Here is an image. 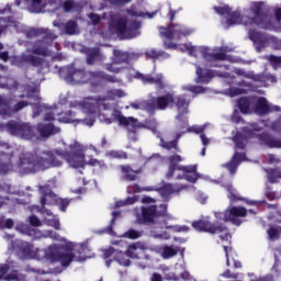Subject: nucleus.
Returning <instances> with one entry per match:
<instances>
[{
	"label": "nucleus",
	"mask_w": 281,
	"mask_h": 281,
	"mask_svg": "<svg viewBox=\"0 0 281 281\" xmlns=\"http://www.w3.org/2000/svg\"><path fill=\"white\" fill-rule=\"evenodd\" d=\"M65 157L66 150L63 149L22 151L18 156L16 170L20 175H36L41 170L60 168Z\"/></svg>",
	"instance_id": "nucleus-1"
},
{
	"label": "nucleus",
	"mask_w": 281,
	"mask_h": 281,
	"mask_svg": "<svg viewBox=\"0 0 281 281\" xmlns=\"http://www.w3.org/2000/svg\"><path fill=\"white\" fill-rule=\"evenodd\" d=\"M61 243H66L64 245L53 244L49 245L46 249H44V258L52 263L60 262L61 267H69L71 262L77 261L81 262L82 256L85 251H87V245H81L78 249L74 250V244L71 241H67L65 237ZM79 256H76V255Z\"/></svg>",
	"instance_id": "nucleus-2"
},
{
	"label": "nucleus",
	"mask_w": 281,
	"mask_h": 281,
	"mask_svg": "<svg viewBox=\"0 0 281 281\" xmlns=\"http://www.w3.org/2000/svg\"><path fill=\"white\" fill-rule=\"evenodd\" d=\"M249 14L250 16H246V21L244 22L245 27L256 25L261 30H276L271 9L263 1L250 2Z\"/></svg>",
	"instance_id": "nucleus-3"
},
{
	"label": "nucleus",
	"mask_w": 281,
	"mask_h": 281,
	"mask_svg": "<svg viewBox=\"0 0 281 281\" xmlns=\"http://www.w3.org/2000/svg\"><path fill=\"white\" fill-rule=\"evenodd\" d=\"M169 16L170 23L175 21V16H177V11L172 10L169 4V12L167 14ZM160 38H165L164 47L165 49H177V44L168 41H181L186 36H190L194 31L189 29L182 24H170L169 26H159Z\"/></svg>",
	"instance_id": "nucleus-4"
},
{
	"label": "nucleus",
	"mask_w": 281,
	"mask_h": 281,
	"mask_svg": "<svg viewBox=\"0 0 281 281\" xmlns=\"http://www.w3.org/2000/svg\"><path fill=\"white\" fill-rule=\"evenodd\" d=\"M169 169L166 173V179H172L175 172L178 170L176 179L181 180L186 179L189 183H196L199 181V172H196V165L189 166H179L183 161V158L180 155H172L168 158Z\"/></svg>",
	"instance_id": "nucleus-5"
},
{
	"label": "nucleus",
	"mask_w": 281,
	"mask_h": 281,
	"mask_svg": "<svg viewBox=\"0 0 281 281\" xmlns=\"http://www.w3.org/2000/svg\"><path fill=\"white\" fill-rule=\"evenodd\" d=\"M0 131H7L9 135L25 139L26 142H38L36 126L23 121H10L7 124L0 123Z\"/></svg>",
	"instance_id": "nucleus-6"
},
{
	"label": "nucleus",
	"mask_w": 281,
	"mask_h": 281,
	"mask_svg": "<svg viewBox=\"0 0 281 281\" xmlns=\"http://www.w3.org/2000/svg\"><path fill=\"white\" fill-rule=\"evenodd\" d=\"M26 91V98L29 100H34L35 103H33V117H38L41 113H45L44 121L45 122H52L56 120V109L47 108L45 103L41 102V90L38 87H31L27 86L25 88Z\"/></svg>",
	"instance_id": "nucleus-7"
},
{
	"label": "nucleus",
	"mask_w": 281,
	"mask_h": 281,
	"mask_svg": "<svg viewBox=\"0 0 281 281\" xmlns=\"http://www.w3.org/2000/svg\"><path fill=\"white\" fill-rule=\"evenodd\" d=\"M161 218L172 220L173 217L168 214V204L150 205L142 209V213L137 215V223L139 225H144L145 223H149L150 225H155L159 223Z\"/></svg>",
	"instance_id": "nucleus-8"
},
{
	"label": "nucleus",
	"mask_w": 281,
	"mask_h": 281,
	"mask_svg": "<svg viewBox=\"0 0 281 281\" xmlns=\"http://www.w3.org/2000/svg\"><path fill=\"white\" fill-rule=\"evenodd\" d=\"M112 25L114 26L116 34L123 38L131 40L139 36L140 34L139 29L142 27V24L136 21L128 22L126 18H115L112 15Z\"/></svg>",
	"instance_id": "nucleus-9"
},
{
	"label": "nucleus",
	"mask_w": 281,
	"mask_h": 281,
	"mask_svg": "<svg viewBox=\"0 0 281 281\" xmlns=\"http://www.w3.org/2000/svg\"><path fill=\"white\" fill-rule=\"evenodd\" d=\"M40 38L41 40H37L33 44L32 54H35L36 56H49V54H52L49 47L54 45V41L58 38V35L49 29L42 27Z\"/></svg>",
	"instance_id": "nucleus-10"
},
{
	"label": "nucleus",
	"mask_w": 281,
	"mask_h": 281,
	"mask_svg": "<svg viewBox=\"0 0 281 281\" xmlns=\"http://www.w3.org/2000/svg\"><path fill=\"white\" fill-rule=\"evenodd\" d=\"M38 193L41 194V205L43 206L58 205L61 212H67V207H69V203H71L69 199L58 198L49 184L38 186Z\"/></svg>",
	"instance_id": "nucleus-11"
},
{
	"label": "nucleus",
	"mask_w": 281,
	"mask_h": 281,
	"mask_svg": "<svg viewBox=\"0 0 281 281\" xmlns=\"http://www.w3.org/2000/svg\"><path fill=\"white\" fill-rule=\"evenodd\" d=\"M158 98H165L167 100L165 102L164 111L170 106L177 108L178 115L176 116V120H181L183 115H188V113H190V99H188L186 94L175 97V92H167L162 95H158Z\"/></svg>",
	"instance_id": "nucleus-12"
},
{
	"label": "nucleus",
	"mask_w": 281,
	"mask_h": 281,
	"mask_svg": "<svg viewBox=\"0 0 281 281\" xmlns=\"http://www.w3.org/2000/svg\"><path fill=\"white\" fill-rule=\"evenodd\" d=\"M68 148L69 151H66L65 161L70 168H85V166H88L82 144L75 140Z\"/></svg>",
	"instance_id": "nucleus-13"
},
{
	"label": "nucleus",
	"mask_w": 281,
	"mask_h": 281,
	"mask_svg": "<svg viewBox=\"0 0 281 281\" xmlns=\"http://www.w3.org/2000/svg\"><path fill=\"white\" fill-rule=\"evenodd\" d=\"M216 221H222L223 223H232L233 225L240 226L243 221L247 216V209L245 206H231L225 211H217L214 213Z\"/></svg>",
	"instance_id": "nucleus-14"
},
{
	"label": "nucleus",
	"mask_w": 281,
	"mask_h": 281,
	"mask_svg": "<svg viewBox=\"0 0 281 281\" xmlns=\"http://www.w3.org/2000/svg\"><path fill=\"white\" fill-rule=\"evenodd\" d=\"M60 78H64L68 85H87L89 70L85 68L66 67L59 70Z\"/></svg>",
	"instance_id": "nucleus-15"
},
{
	"label": "nucleus",
	"mask_w": 281,
	"mask_h": 281,
	"mask_svg": "<svg viewBox=\"0 0 281 281\" xmlns=\"http://www.w3.org/2000/svg\"><path fill=\"white\" fill-rule=\"evenodd\" d=\"M113 115L119 122V125L126 128L128 139L135 142L137 139V131H139V128H144V123L133 116H124L119 111H115Z\"/></svg>",
	"instance_id": "nucleus-16"
},
{
	"label": "nucleus",
	"mask_w": 281,
	"mask_h": 281,
	"mask_svg": "<svg viewBox=\"0 0 281 281\" xmlns=\"http://www.w3.org/2000/svg\"><path fill=\"white\" fill-rule=\"evenodd\" d=\"M16 232H20V234H25L26 236H31L33 240H42V238H52V240H65V238H60V235L58 233H55L54 231H41L38 228H34L27 224H19L15 227Z\"/></svg>",
	"instance_id": "nucleus-17"
},
{
	"label": "nucleus",
	"mask_w": 281,
	"mask_h": 281,
	"mask_svg": "<svg viewBox=\"0 0 281 281\" xmlns=\"http://www.w3.org/2000/svg\"><path fill=\"white\" fill-rule=\"evenodd\" d=\"M166 101L165 97H154L149 100L133 102L130 106L135 111H146L150 115H155V111H164L166 109Z\"/></svg>",
	"instance_id": "nucleus-18"
},
{
	"label": "nucleus",
	"mask_w": 281,
	"mask_h": 281,
	"mask_svg": "<svg viewBox=\"0 0 281 281\" xmlns=\"http://www.w3.org/2000/svg\"><path fill=\"white\" fill-rule=\"evenodd\" d=\"M105 100L106 99L102 97H89L86 98L83 101L79 102L78 106L86 113H89L90 115H95V113H100L101 109H103V111H109V109H111V105L104 103Z\"/></svg>",
	"instance_id": "nucleus-19"
},
{
	"label": "nucleus",
	"mask_w": 281,
	"mask_h": 281,
	"mask_svg": "<svg viewBox=\"0 0 281 281\" xmlns=\"http://www.w3.org/2000/svg\"><path fill=\"white\" fill-rule=\"evenodd\" d=\"M26 106H30L27 101H19L12 106V99H8L0 94V115L1 117H12L15 113L23 111Z\"/></svg>",
	"instance_id": "nucleus-20"
},
{
	"label": "nucleus",
	"mask_w": 281,
	"mask_h": 281,
	"mask_svg": "<svg viewBox=\"0 0 281 281\" xmlns=\"http://www.w3.org/2000/svg\"><path fill=\"white\" fill-rule=\"evenodd\" d=\"M280 105H273L269 103L265 97H255L254 113L256 115H269V113H280Z\"/></svg>",
	"instance_id": "nucleus-21"
},
{
	"label": "nucleus",
	"mask_w": 281,
	"mask_h": 281,
	"mask_svg": "<svg viewBox=\"0 0 281 281\" xmlns=\"http://www.w3.org/2000/svg\"><path fill=\"white\" fill-rule=\"evenodd\" d=\"M192 227L196 229V232H206L207 234H223V232H227V226L223 224H214L207 220H198L192 222Z\"/></svg>",
	"instance_id": "nucleus-22"
},
{
	"label": "nucleus",
	"mask_w": 281,
	"mask_h": 281,
	"mask_svg": "<svg viewBox=\"0 0 281 281\" xmlns=\"http://www.w3.org/2000/svg\"><path fill=\"white\" fill-rule=\"evenodd\" d=\"M13 247L18 249L19 254H21L23 258H41V254H43V250L21 239H16Z\"/></svg>",
	"instance_id": "nucleus-23"
},
{
	"label": "nucleus",
	"mask_w": 281,
	"mask_h": 281,
	"mask_svg": "<svg viewBox=\"0 0 281 281\" xmlns=\"http://www.w3.org/2000/svg\"><path fill=\"white\" fill-rule=\"evenodd\" d=\"M136 78L142 80L144 85H155L159 91H164L168 87V82H166V77L164 74L144 75L142 72H136Z\"/></svg>",
	"instance_id": "nucleus-24"
},
{
	"label": "nucleus",
	"mask_w": 281,
	"mask_h": 281,
	"mask_svg": "<svg viewBox=\"0 0 281 281\" xmlns=\"http://www.w3.org/2000/svg\"><path fill=\"white\" fill-rule=\"evenodd\" d=\"M148 190H156L160 194L162 199L166 201H170V195L171 194H179L183 192V190H188V184H181V183H165L160 188H149Z\"/></svg>",
	"instance_id": "nucleus-25"
},
{
	"label": "nucleus",
	"mask_w": 281,
	"mask_h": 281,
	"mask_svg": "<svg viewBox=\"0 0 281 281\" xmlns=\"http://www.w3.org/2000/svg\"><path fill=\"white\" fill-rule=\"evenodd\" d=\"M248 38H250L255 45L257 52H262L265 47H269L271 35L263 34L256 30L248 31Z\"/></svg>",
	"instance_id": "nucleus-26"
},
{
	"label": "nucleus",
	"mask_w": 281,
	"mask_h": 281,
	"mask_svg": "<svg viewBox=\"0 0 281 281\" xmlns=\"http://www.w3.org/2000/svg\"><path fill=\"white\" fill-rule=\"evenodd\" d=\"M35 133L37 135V142H40L41 139H49L52 135H58L60 127H57L53 123H38L35 127Z\"/></svg>",
	"instance_id": "nucleus-27"
},
{
	"label": "nucleus",
	"mask_w": 281,
	"mask_h": 281,
	"mask_svg": "<svg viewBox=\"0 0 281 281\" xmlns=\"http://www.w3.org/2000/svg\"><path fill=\"white\" fill-rule=\"evenodd\" d=\"M58 122H61L63 124H83L85 126H93L95 124V119L89 117V119H76V114L74 112L69 111L66 113L58 114Z\"/></svg>",
	"instance_id": "nucleus-28"
},
{
	"label": "nucleus",
	"mask_w": 281,
	"mask_h": 281,
	"mask_svg": "<svg viewBox=\"0 0 281 281\" xmlns=\"http://www.w3.org/2000/svg\"><path fill=\"white\" fill-rule=\"evenodd\" d=\"M12 8L10 4H7L5 7H0V14H8V12H11ZM8 27H19V22H16L12 18H0V36L8 30Z\"/></svg>",
	"instance_id": "nucleus-29"
},
{
	"label": "nucleus",
	"mask_w": 281,
	"mask_h": 281,
	"mask_svg": "<svg viewBox=\"0 0 281 281\" xmlns=\"http://www.w3.org/2000/svg\"><path fill=\"white\" fill-rule=\"evenodd\" d=\"M257 139L262 146H267L268 148H281V138H278L270 133L263 132L258 134Z\"/></svg>",
	"instance_id": "nucleus-30"
},
{
	"label": "nucleus",
	"mask_w": 281,
	"mask_h": 281,
	"mask_svg": "<svg viewBox=\"0 0 281 281\" xmlns=\"http://www.w3.org/2000/svg\"><path fill=\"white\" fill-rule=\"evenodd\" d=\"M120 170L122 173L121 176L122 181H127V182L137 181L138 176L142 175V168L133 169L131 165H121Z\"/></svg>",
	"instance_id": "nucleus-31"
},
{
	"label": "nucleus",
	"mask_w": 281,
	"mask_h": 281,
	"mask_svg": "<svg viewBox=\"0 0 281 281\" xmlns=\"http://www.w3.org/2000/svg\"><path fill=\"white\" fill-rule=\"evenodd\" d=\"M239 111L245 114L254 113L255 104H256V97H244L237 101Z\"/></svg>",
	"instance_id": "nucleus-32"
},
{
	"label": "nucleus",
	"mask_w": 281,
	"mask_h": 281,
	"mask_svg": "<svg viewBox=\"0 0 281 281\" xmlns=\"http://www.w3.org/2000/svg\"><path fill=\"white\" fill-rule=\"evenodd\" d=\"M146 249H148V246H146V244L137 241L127 246L125 252L128 258H132L133 260H139V252L137 251H146Z\"/></svg>",
	"instance_id": "nucleus-33"
},
{
	"label": "nucleus",
	"mask_w": 281,
	"mask_h": 281,
	"mask_svg": "<svg viewBox=\"0 0 281 281\" xmlns=\"http://www.w3.org/2000/svg\"><path fill=\"white\" fill-rule=\"evenodd\" d=\"M54 27H58V30H64L66 34H69V36H74L76 34H80V29H78V23L74 20L68 21L65 23H53Z\"/></svg>",
	"instance_id": "nucleus-34"
},
{
	"label": "nucleus",
	"mask_w": 281,
	"mask_h": 281,
	"mask_svg": "<svg viewBox=\"0 0 281 281\" xmlns=\"http://www.w3.org/2000/svg\"><path fill=\"white\" fill-rule=\"evenodd\" d=\"M246 156L245 154L235 153L231 159V161L223 165L224 168L231 172V175H236V170H238V166L240 161H245Z\"/></svg>",
	"instance_id": "nucleus-35"
},
{
	"label": "nucleus",
	"mask_w": 281,
	"mask_h": 281,
	"mask_svg": "<svg viewBox=\"0 0 281 281\" xmlns=\"http://www.w3.org/2000/svg\"><path fill=\"white\" fill-rule=\"evenodd\" d=\"M103 82V71L102 70H89L87 85H90L92 89H97Z\"/></svg>",
	"instance_id": "nucleus-36"
},
{
	"label": "nucleus",
	"mask_w": 281,
	"mask_h": 281,
	"mask_svg": "<svg viewBox=\"0 0 281 281\" xmlns=\"http://www.w3.org/2000/svg\"><path fill=\"white\" fill-rule=\"evenodd\" d=\"M201 52H203V57L207 60H227V55L225 53L229 52L227 47H221L218 53H212L210 55L205 54L207 48L201 47Z\"/></svg>",
	"instance_id": "nucleus-37"
},
{
	"label": "nucleus",
	"mask_w": 281,
	"mask_h": 281,
	"mask_svg": "<svg viewBox=\"0 0 281 281\" xmlns=\"http://www.w3.org/2000/svg\"><path fill=\"white\" fill-rule=\"evenodd\" d=\"M252 80L255 82H261L263 87H269V85H273V82H276V77L267 72H261L258 75L254 74Z\"/></svg>",
	"instance_id": "nucleus-38"
},
{
	"label": "nucleus",
	"mask_w": 281,
	"mask_h": 281,
	"mask_svg": "<svg viewBox=\"0 0 281 281\" xmlns=\"http://www.w3.org/2000/svg\"><path fill=\"white\" fill-rule=\"evenodd\" d=\"M245 21H247V18H243L240 12H231L227 16L226 27H232V25H245Z\"/></svg>",
	"instance_id": "nucleus-39"
},
{
	"label": "nucleus",
	"mask_w": 281,
	"mask_h": 281,
	"mask_svg": "<svg viewBox=\"0 0 281 281\" xmlns=\"http://www.w3.org/2000/svg\"><path fill=\"white\" fill-rule=\"evenodd\" d=\"M0 170L1 172H10L12 170V154H0Z\"/></svg>",
	"instance_id": "nucleus-40"
},
{
	"label": "nucleus",
	"mask_w": 281,
	"mask_h": 281,
	"mask_svg": "<svg viewBox=\"0 0 281 281\" xmlns=\"http://www.w3.org/2000/svg\"><path fill=\"white\" fill-rule=\"evenodd\" d=\"M102 7L94 9L93 12L88 13L87 18L89 19L91 25H100L101 21H104L106 19V12H103L102 14L97 13L102 11Z\"/></svg>",
	"instance_id": "nucleus-41"
},
{
	"label": "nucleus",
	"mask_w": 281,
	"mask_h": 281,
	"mask_svg": "<svg viewBox=\"0 0 281 281\" xmlns=\"http://www.w3.org/2000/svg\"><path fill=\"white\" fill-rule=\"evenodd\" d=\"M196 76L198 78L195 79V82H204L207 83L212 78H214V72L212 70H205L203 72V69L201 67H196Z\"/></svg>",
	"instance_id": "nucleus-42"
},
{
	"label": "nucleus",
	"mask_w": 281,
	"mask_h": 281,
	"mask_svg": "<svg viewBox=\"0 0 281 281\" xmlns=\"http://www.w3.org/2000/svg\"><path fill=\"white\" fill-rule=\"evenodd\" d=\"M112 63L114 65H124V63L128 65L127 52L114 49L113 56H112Z\"/></svg>",
	"instance_id": "nucleus-43"
},
{
	"label": "nucleus",
	"mask_w": 281,
	"mask_h": 281,
	"mask_svg": "<svg viewBox=\"0 0 281 281\" xmlns=\"http://www.w3.org/2000/svg\"><path fill=\"white\" fill-rule=\"evenodd\" d=\"M86 54V63L87 65H95L98 58H100V49L99 48H87L85 50Z\"/></svg>",
	"instance_id": "nucleus-44"
},
{
	"label": "nucleus",
	"mask_w": 281,
	"mask_h": 281,
	"mask_svg": "<svg viewBox=\"0 0 281 281\" xmlns=\"http://www.w3.org/2000/svg\"><path fill=\"white\" fill-rule=\"evenodd\" d=\"M158 138H160V148H164L165 150H175L176 153H181L177 140H165L161 136Z\"/></svg>",
	"instance_id": "nucleus-45"
},
{
	"label": "nucleus",
	"mask_w": 281,
	"mask_h": 281,
	"mask_svg": "<svg viewBox=\"0 0 281 281\" xmlns=\"http://www.w3.org/2000/svg\"><path fill=\"white\" fill-rule=\"evenodd\" d=\"M223 188H225V190L228 192L229 201H232L233 203H236V201H243V198L238 195V192L236 191L234 186H232V183L223 184Z\"/></svg>",
	"instance_id": "nucleus-46"
},
{
	"label": "nucleus",
	"mask_w": 281,
	"mask_h": 281,
	"mask_svg": "<svg viewBox=\"0 0 281 281\" xmlns=\"http://www.w3.org/2000/svg\"><path fill=\"white\" fill-rule=\"evenodd\" d=\"M114 260L121 265V267H131V257L125 252L119 251L114 256Z\"/></svg>",
	"instance_id": "nucleus-47"
},
{
	"label": "nucleus",
	"mask_w": 281,
	"mask_h": 281,
	"mask_svg": "<svg viewBox=\"0 0 281 281\" xmlns=\"http://www.w3.org/2000/svg\"><path fill=\"white\" fill-rule=\"evenodd\" d=\"M179 254V248L173 246H165L161 252V256L165 260H168L170 258H175Z\"/></svg>",
	"instance_id": "nucleus-48"
},
{
	"label": "nucleus",
	"mask_w": 281,
	"mask_h": 281,
	"mask_svg": "<svg viewBox=\"0 0 281 281\" xmlns=\"http://www.w3.org/2000/svg\"><path fill=\"white\" fill-rule=\"evenodd\" d=\"M108 159H128V154L124 150H109L105 153Z\"/></svg>",
	"instance_id": "nucleus-49"
},
{
	"label": "nucleus",
	"mask_w": 281,
	"mask_h": 281,
	"mask_svg": "<svg viewBox=\"0 0 281 281\" xmlns=\"http://www.w3.org/2000/svg\"><path fill=\"white\" fill-rule=\"evenodd\" d=\"M143 124H144V128H148L149 131H151V133H154V135H156L157 137H160L161 133H159V130H157V120L148 119Z\"/></svg>",
	"instance_id": "nucleus-50"
},
{
	"label": "nucleus",
	"mask_w": 281,
	"mask_h": 281,
	"mask_svg": "<svg viewBox=\"0 0 281 281\" xmlns=\"http://www.w3.org/2000/svg\"><path fill=\"white\" fill-rule=\"evenodd\" d=\"M108 100H117V98H126V93L123 89H112L106 92Z\"/></svg>",
	"instance_id": "nucleus-51"
},
{
	"label": "nucleus",
	"mask_w": 281,
	"mask_h": 281,
	"mask_svg": "<svg viewBox=\"0 0 281 281\" xmlns=\"http://www.w3.org/2000/svg\"><path fill=\"white\" fill-rule=\"evenodd\" d=\"M182 91H189L190 93H193L194 97H196L200 95V93H205V88L201 86L187 85L182 86Z\"/></svg>",
	"instance_id": "nucleus-52"
},
{
	"label": "nucleus",
	"mask_w": 281,
	"mask_h": 281,
	"mask_svg": "<svg viewBox=\"0 0 281 281\" xmlns=\"http://www.w3.org/2000/svg\"><path fill=\"white\" fill-rule=\"evenodd\" d=\"M233 142L235 143L236 148L239 150H244L245 146H247V140L245 139V136L240 133H237L233 137Z\"/></svg>",
	"instance_id": "nucleus-53"
},
{
	"label": "nucleus",
	"mask_w": 281,
	"mask_h": 281,
	"mask_svg": "<svg viewBox=\"0 0 281 281\" xmlns=\"http://www.w3.org/2000/svg\"><path fill=\"white\" fill-rule=\"evenodd\" d=\"M31 12L40 13L45 10V2L43 0H31Z\"/></svg>",
	"instance_id": "nucleus-54"
},
{
	"label": "nucleus",
	"mask_w": 281,
	"mask_h": 281,
	"mask_svg": "<svg viewBox=\"0 0 281 281\" xmlns=\"http://www.w3.org/2000/svg\"><path fill=\"white\" fill-rule=\"evenodd\" d=\"M31 55L27 54H21L19 56L13 57V65H16V67H21L22 65H25V63H30Z\"/></svg>",
	"instance_id": "nucleus-55"
},
{
	"label": "nucleus",
	"mask_w": 281,
	"mask_h": 281,
	"mask_svg": "<svg viewBox=\"0 0 281 281\" xmlns=\"http://www.w3.org/2000/svg\"><path fill=\"white\" fill-rule=\"evenodd\" d=\"M279 179H281V169H271L268 171V181L270 183H278Z\"/></svg>",
	"instance_id": "nucleus-56"
},
{
	"label": "nucleus",
	"mask_w": 281,
	"mask_h": 281,
	"mask_svg": "<svg viewBox=\"0 0 281 281\" xmlns=\"http://www.w3.org/2000/svg\"><path fill=\"white\" fill-rule=\"evenodd\" d=\"M207 128V124L204 125H193L187 128V133H194L195 135H203Z\"/></svg>",
	"instance_id": "nucleus-57"
},
{
	"label": "nucleus",
	"mask_w": 281,
	"mask_h": 281,
	"mask_svg": "<svg viewBox=\"0 0 281 281\" xmlns=\"http://www.w3.org/2000/svg\"><path fill=\"white\" fill-rule=\"evenodd\" d=\"M42 31H43V27H40V29L32 27L24 31V36H26V38H40Z\"/></svg>",
	"instance_id": "nucleus-58"
},
{
	"label": "nucleus",
	"mask_w": 281,
	"mask_h": 281,
	"mask_svg": "<svg viewBox=\"0 0 281 281\" xmlns=\"http://www.w3.org/2000/svg\"><path fill=\"white\" fill-rule=\"evenodd\" d=\"M88 166L97 167L100 170H106L109 168L104 160H98V158H90L88 161Z\"/></svg>",
	"instance_id": "nucleus-59"
},
{
	"label": "nucleus",
	"mask_w": 281,
	"mask_h": 281,
	"mask_svg": "<svg viewBox=\"0 0 281 281\" xmlns=\"http://www.w3.org/2000/svg\"><path fill=\"white\" fill-rule=\"evenodd\" d=\"M103 82H111L112 85H122V79L117 78L115 75H109L103 71Z\"/></svg>",
	"instance_id": "nucleus-60"
},
{
	"label": "nucleus",
	"mask_w": 281,
	"mask_h": 281,
	"mask_svg": "<svg viewBox=\"0 0 281 281\" xmlns=\"http://www.w3.org/2000/svg\"><path fill=\"white\" fill-rule=\"evenodd\" d=\"M165 54L166 53H164V52H158V50H155V49H150V50L145 52L146 58H151V60H159V58H162V56Z\"/></svg>",
	"instance_id": "nucleus-61"
},
{
	"label": "nucleus",
	"mask_w": 281,
	"mask_h": 281,
	"mask_svg": "<svg viewBox=\"0 0 281 281\" xmlns=\"http://www.w3.org/2000/svg\"><path fill=\"white\" fill-rule=\"evenodd\" d=\"M214 10L217 14H220V16L228 18L229 14H232V8H229V5L214 7Z\"/></svg>",
	"instance_id": "nucleus-62"
},
{
	"label": "nucleus",
	"mask_w": 281,
	"mask_h": 281,
	"mask_svg": "<svg viewBox=\"0 0 281 281\" xmlns=\"http://www.w3.org/2000/svg\"><path fill=\"white\" fill-rule=\"evenodd\" d=\"M280 234H281V227L279 228L270 227L268 229V236L270 240H278V238H280Z\"/></svg>",
	"instance_id": "nucleus-63"
},
{
	"label": "nucleus",
	"mask_w": 281,
	"mask_h": 281,
	"mask_svg": "<svg viewBox=\"0 0 281 281\" xmlns=\"http://www.w3.org/2000/svg\"><path fill=\"white\" fill-rule=\"evenodd\" d=\"M270 45H271L272 49L281 52V40L280 38H278L273 35H270Z\"/></svg>",
	"instance_id": "nucleus-64"
}]
</instances>
